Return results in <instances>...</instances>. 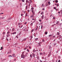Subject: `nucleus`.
Instances as JSON below:
<instances>
[{
    "label": "nucleus",
    "instance_id": "43",
    "mask_svg": "<svg viewBox=\"0 0 62 62\" xmlns=\"http://www.w3.org/2000/svg\"><path fill=\"white\" fill-rule=\"evenodd\" d=\"M4 14L3 13H0V15H1V14Z\"/></svg>",
    "mask_w": 62,
    "mask_h": 62
},
{
    "label": "nucleus",
    "instance_id": "62",
    "mask_svg": "<svg viewBox=\"0 0 62 62\" xmlns=\"http://www.w3.org/2000/svg\"><path fill=\"white\" fill-rule=\"evenodd\" d=\"M33 8H31V9H32V10H33Z\"/></svg>",
    "mask_w": 62,
    "mask_h": 62
},
{
    "label": "nucleus",
    "instance_id": "59",
    "mask_svg": "<svg viewBox=\"0 0 62 62\" xmlns=\"http://www.w3.org/2000/svg\"><path fill=\"white\" fill-rule=\"evenodd\" d=\"M8 29H9V28H8V27H7V30H8Z\"/></svg>",
    "mask_w": 62,
    "mask_h": 62
},
{
    "label": "nucleus",
    "instance_id": "29",
    "mask_svg": "<svg viewBox=\"0 0 62 62\" xmlns=\"http://www.w3.org/2000/svg\"><path fill=\"white\" fill-rule=\"evenodd\" d=\"M53 8L54 9H56V7H54Z\"/></svg>",
    "mask_w": 62,
    "mask_h": 62
},
{
    "label": "nucleus",
    "instance_id": "15",
    "mask_svg": "<svg viewBox=\"0 0 62 62\" xmlns=\"http://www.w3.org/2000/svg\"><path fill=\"white\" fill-rule=\"evenodd\" d=\"M32 14H33V15H35V11L33 12H32Z\"/></svg>",
    "mask_w": 62,
    "mask_h": 62
},
{
    "label": "nucleus",
    "instance_id": "6",
    "mask_svg": "<svg viewBox=\"0 0 62 62\" xmlns=\"http://www.w3.org/2000/svg\"><path fill=\"white\" fill-rule=\"evenodd\" d=\"M12 56L13 57H15V54H13L12 55Z\"/></svg>",
    "mask_w": 62,
    "mask_h": 62
},
{
    "label": "nucleus",
    "instance_id": "8",
    "mask_svg": "<svg viewBox=\"0 0 62 62\" xmlns=\"http://www.w3.org/2000/svg\"><path fill=\"white\" fill-rule=\"evenodd\" d=\"M33 23H32L30 24V25H31V26H33Z\"/></svg>",
    "mask_w": 62,
    "mask_h": 62
},
{
    "label": "nucleus",
    "instance_id": "33",
    "mask_svg": "<svg viewBox=\"0 0 62 62\" xmlns=\"http://www.w3.org/2000/svg\"><path fill=\"white\" fill-rule=\"evenodd\" d=\"M23 2H24V0H22Z\"/></svg>",
    "mask_w": 62,
    "mask_h": 62
},
{
    "label": "nucleus",
    "instance_id": "38",
    "mask_svg": "<svg viewBox=\"0 0 62 62\" xmlns=\"http://www.w3.org/2000/svg\"><path fill=\"white\" fill-rule=\"evenodd\" d=\"M53 19H55V17H53Z\"/></svg>",
    "mask_w": 62,
    "mask_h": 62
},
{
    "label": "nucleus",
    "instance_id": "32",
    "mask_svg": "<svg viewBox=\"0 0 62 62\" xmlns=\"http://www.w3.org/2000/svg\"><path fill=\"white\" fill-rule=\"evenodd\" d=\"M40 14H41V15H42V14H43V12H42L40 13Z\"/></svg>",
    "mask_w": 62,
    "mask_h": 62
},
{
    "label": "nucleus",
    "instance_id": "10",
    "mask_svg": "<svg viewBox=\"0 0 62 62\" xmlns=\"http://www.w3.org/2000/svg\"><path fill=\"white\" fill-rule=\"evenodd\" d=\"M57 21V22L56 23V24H57L58 23H59V21H56V22Z\"/></svg>",
    "mask_w": 62,
    "mask_h": 62
},
{
    "label": "nucleus",
    "instance_id": "54",
    "mask_svg": "<svg viewBox=\"0 0 62 62\" xmlns=\"http://www.w3.org/2000/svg\"><path fill=\"white\" fill-rule=\"evenodd\" d=\"M39 62H42V61H41V60H40Z\"/></svg>",
    "mask_w": 62,
    "mask_h": 62
},
{
    "label": "nucleus",
    "instance_id": "57",
    "mask_svg": "<svg viewBox=\"0 0 62 62\" xmlns=\"http://www.w3.org/2000/svg\"><path fill=\"white\" fill-rule=\"evenodd\" d=\"M23 16V14H21V16Z\"/></svg>",
    "mask_w": 62,
    "mask_h": 62
},
{
    "label": "nucleus",
    "instance_id": "22",
    "mask_svg": "<svg viewBox=\"0 0 62 62\" xmlns=\"http://www.w3.org/2000/svg\"><path fill=\"white\" fill-rule=\"evenodd\" d=\"M8 57H12V56L11 55H9L8 56Z\"/></svg>",
    "mask_w": 62,
    "mask_h": 62
},
{
    "label": "nucleus",
    "instance_id": "61",
    "mask_svg": "<svg viewBox=\"0 0 62 62\" xmlns=\"http://www.w3.org/2000/svg\"><path fill=\"white\" fill-rule=\"evenodd\" d=\"M56 11H58V10H57V9H56Z\"/></svg>",
    "mask_w": 62,
    "mask_h": 62
},
{
    "label": "nucleus",
    "instance_id": "48",
    "mask_svg": "<svg viewBox=\"0 0 62 62\" xmlns=\"http://www.w3.org/2000/svg\"><path fill=\"white\" fill-rule=\"evenodd\" d=\"M26 9H27V6H26Z\"/></svg>",
    "mask_w": 62,
    "mask_h": 62
},
{
    "label": "nucleus",
    "instance_id": "25",
    "mask_svg": "<svg viewBox=\"0 0 62 62\" xmlns=\"http://www.w3.org/2000/svg\"><path fill=\"white\" fill-rule=\"evenodd\" d=\"M9 33H10V31H8L7 33V34H9Z\"/></svg>",
    "mask_w": 62,
    "mask_h": 62
},
{
    "label": "nucleus",
    "instance_id": "3",
    "mask_svg": "<svg viewBox=\"0 0 62 62\" xmlns=\"http://www.w3.org/2000/svg\"><path fill=\"white\" fill-rule=\"evenodd\" d=\"M41 17V19L42 20H43V19H44V15H43Z\"/></svg>",
    "mask_w": 62,
    "mask_h": 62
},
{
    "label": "nucleus",
    "instance_id": "52",
    "mask_svg": "<svg viewBox=\"0 0 62 62\" xmlns=\"http://www.w3.org/2000/svg\"><path fill=\"white\" fill-rule=\"evenodd\" d=\"M40 55H41V54H42V53H40Z\"/></svg>",
    "mask_w": 62,
    "mask_h": 62
},
{
    "label": "nucleus",
    "instance_id": "2",
    "mask_svg": "<svg viewBox=\"0 0 62 62\" xmlns=\"http://www.w3.org/2000/svg\"><path fill=\"white\" fill-rule=\"evenodd\" d=\"M11 50H9V52H8L7 54H11Z\"/></svg>",
    "mask_w": 62,
    "mask_h": 62
},
{
    "label": "nucleus",
    "instance_id": "36",
    "mask_svg": "<svg viewBox=\"0 0 62 62\" xmlns=\"http://www.w3.org/2000/svg\"><path fill=\"white\" fill-rule=\"evenodd\" d=\"M32 54H31L30 55V57H32Z\"/></svg>",
    "mask_w": 62,
    "mask_h": 62
},
{
    "label": "nucleus",
    "instance_id": "13",
    "mask_svg": "<svg viewBox=\"0 0 62 62\" xmlns=\"http://www.w3.org/2000/svg\"><path fill=\"white\" fill-rule=\"evenodd\" d=\"M12 19V17H10L8 19V20H11V19Z\"/></svg>",
    "mask_w": 62,
    "mask_h": 62
},
{
    "label": "nucleus",
    "instance_id": "7",
    "mask_svg": "<svg viewBox=\"0 0 62 62\" xmlns=\"http://www.w3.org/2000/svg\"><path fill=\"white\" fill-rule=\"evenodd\" d=\"M32 54L33 55V56L34 57L35 56V55L34 54V53H32Z\"/></svg>",
    "mask_w": 62,
    "mask_h": 62
},
{
    "label": "nucleus",
    "instance_id": "55",
    "mask_svg": "<svg viewBox=\"0 0 62 62\" xmlns=\"http://www.w3.org/2000/svg\"><path fill=\"white\" fill-rule=\"evenodd\" d=\"M39 22H41V20L40 19L39 20Z\"/></svg>",
    "mask_w": 62,
    "mask_h": 62
},
{
    "label": "nucleus",
    "instance_id": "47",
    "mask_svg": "<svg viewBox=\"0 0 62 62\" xmlns=\"http://www.w3.org/2000/svg\"><path fill=\"white\" fill-rule=\"evenodd\" d=\"M60 41H61V42L62 41V39H61L60 40Z\"/></svg>",
    "mask_w": 62,
    "mask_h": 62
},
{
    "label": "nucleus",
    "instance_id": "41",
    "mask_svg": "<svg viewBox=\"0 0 62 62\" xmlns=\"http://www.w3.org/2000/svg\"><path fill=\"white\" fill-rule=\"evenodd\" d=\"M6 40H7V41H8V38L6 39Z\"/></svg>",
    "mask_w": 62,
    "mask_h": 62
},
{
    "label": "nucleus",
    "instance_id": "14",
    "mask_svg": "<svg viewBox=\"0 0 62 62\" xmlns=\"http://www.w3.org/2000/svg\"><path fill=\"white\" fill-rule=\"evenodd\" d=\"M45 35H47L48 34V32H45Z\"/></svg>",
    "mask_w": 62,
    "mask_h": 62
},
{
    "label": "nucleus",
    "instance_id": "21",
    "mask_svg": "<svg viewBox=\"0 0 62 62\" xmlns=\"http://www.w3.org/2000/svg\"><path fill=\"white\" fill-rule=\"evenodd\" d=\"M57 35H59V32H57Z\"/></svg>",
    "mask_w": 62,
    "mask_h": 62
},
{
    "label": "nucleus",
    "instance_id": "11",
    "mask_svg": "<svg viewBox=\"0 0 62 62\" xmlns=\"http://www.w3.org/2000/svg\"><path fill=\"white\" fill-rule=\"evenodd\" d=\"M3 47H1L0 50H3Z\"/></svg>",
    "mask_w": 62,
    "mask_h": 62
},
{
    "label": "nucleus",
    "instance_id": "64",
    "mask_svg": "<svg viewBox=\"0 0 62 62\" xmlns=\"http://www.w3.org/2000/svg\"><path fill=\"white\" fill-rule=\"evenodd\" d=\"M55 39L53 41H55Z\"/></svg>",
    "mask_w": 62,
    "mask_h": 62
},
{
    "label": "nucleus",
    "instance_id": "42",
    "mask_svg": "<svg viewBox=\"0 0 62 62\" xmlns=\"http://www.w3.org/2000/svg\"><path fill=\"white\" fill-rule=\"evenodd\" d=\"M32 12H32H35V11H34V10H32V11H31Z\"/></svg>",
    "mask_w": 62,
    "mask_h": 62
},
{
    "label": "nucleus",
    "instance_id": "60",
    "mask_svg": "<svg viewBox=\"0 0 62 62\" xmlns=\"http://www.w3.org/2000/svg\"><path fill=\"white\" fill-rule=\"evenodd\" d=\"M16 32H14L15 34H16Z\"/></svg>",
    "mask_w": 62,
    "mask_h": 62
},
{
    "label": "nucleus",
    "instance_id": "39",
    "mask_svg": "<svg viewBox=\"0 0 62 62\" xmlns=\"http://www.w3.org/2000/svg\"><path fill=\"white\" fill-rule=\"evenodd\" d=\"M3 18L4 19H5V17H1V19H2Z\"/></svg>",
    "mask_w": 62,
    "mask_h": 62
},
{
    "label": "nucleus",
    "instance_id": "46",
    "mask_svg": "<svg viewBox=\"0 0 62 62\" xmlns=\"http://www.w3.org/2000/svg\"><path fill=\"white\" fill-rule=\"evenodd\" d=\"M16 61V59H15L14 60V61Z\"/></svg>",
    "mask_w": 62,
    "mask_h": 62
},
{
    "label": "nucleus",
    "instance_id": "37",
    "mask_svg": "<svg viewBox=\"0 0 62 62\" xmlns=\"http://www.w3.org/2000/svg\"><path fill=\"white\" fill-rule=\"evenodd\" d=\"M43 28V26H42V25L41 26V29H42Z\"/></svg>",
    "mask_w": 62,
    "mask_h": 62
},
{
    "label": "nucleus",
    "instance_id": "45",
    "mask_svg": "<svg viewBox=\"0 0 62 62\" xmlns=\"http://www.w3.org/2000/svg\"><path fill=\"white\" fill-rule=\"evenodd\" d=\"M42 7H43V6H44V5L43 4H42Z\"/></svg>",
    "mask_w": 62,
    "mask_h": 62
},
{
    "label": "nucleus",
    "instance_id": "12",
    "mask_svg": "<svg viewBox=\"0 0 62 62\" xmlns=\"http://www.w3.org/2000/svg\"><path fill=\"white\" fill-rule=\"evenodd\" d=\"M33 52H34V53H35V52H36V50L35 49H33Z\"/></svg>",
    "mask_w": 62,
    "mask_h": 62
},
{
    "label": "nucleus",
    "instance_id": "4",
    "mask_svg": "<svg viewBox=\"0 0 62 62\" xmlns=\"http://www.w3.org/2000/svg\"><path fill=\"white\" fill-rule=\"evenodd\" d=\"M41 42H40L38 43V44L39 45V46H41V45H40V44H41Z\"/></svg>",
    "mask_w": 62,
    "mask_h": 62
},
{
    "label": "nucleus",
    "instance_id": "27",
    "mask_svg": "<svg viewBox=\"0 0 62 62\" xmlns=\"http://www.w3.org/2000/svg\"><path fill=\"white\" fill-rule=\"evenodd\" d=\"M42 42H45V40H44V39H42Z\"/></svg>",
    "mask_w": 62,
    "mask_h": 62
},
{
    "label": "nucleus",
    "instance_id": "19",
    "mask_svg": "<svg viewBox=\"0 0 62 62\" xmlns=\"http://www.w3.org/2000/svg\"><path fill=\"white\" fill-rule=\"evenodd\" d=\"M21 32H20L18 34V35L19 36H20V35H21Z\"/></svg>",
    "mask_w": 62,
    "mask_h": 62
},
{
    "label": "nucleus",
    "instance_id": "63",
    "mask_svg": "<svg viewBox=\"0 0 62 62\" xmlns=\"http://www.w3.org/2000/svg\"><path fill=\"white\" fill-rule=\"evenodd\" d=\"M37 29H38V28H36V31L37 30Z\"/></svg>",
    "mask_w": 62,
    "mask_h": 62
},
{
    "label": "nucleus",
    "instance_id": "44",
    "mask_svg": "<svg viewBox=\"0 0 62 62\" xmlns=\"http://www.w3.org/2000/svg\"><path fill=\"white\" fill-rule=\"evenodd\" d=\"M29 4H30L31 2H32V1H31L30 2H28Z\"/></svg>",
    "mask_w": 62,
    "mask_h": 62
},
{
    "label": "nucleus",
    "instance_id": "58",
    "mask_svg": "<svg viewBox=\"0 0 62 62\" xmlns=\"http://www.w3.org/2000/svg\"><path fill=\"white\" fill-rule=\"evenodd\" d=\"M58 62H61V61H60V60H59L58 61Z\"/></svg>",
    "mask_w": 62,
    "mask_h": 62
},
{
    "label": "nucleus",
    "instance_id": "28",
    "mask_svg": "<svg viewBox=\"0 0 62 62\" xmlns=\"http://www.w3.org/2000/svg\"><path fill=\"white\" fill-rule=\"evenodd\" d=\"M27 14H26V13L25 15V16H26V17H27Z\"/></svg>",
    "mask_w": 62,
    "mask_h": 62
},
{
    "label": "nucleus",
    "instance_id": "24",
    "mask_svg": "<svg viewBox=\"0 0 62 62\" xmlns=\"http://www.w3.org/2000/svg\"><path fill=\"white\" fill-rule=\"evenodd\" d=\"M38 38H36L35 39V40H38Z\"/></svg>",
    "mask_w": 62,
    "mask_h": 62
},
{
    "label": "nucleus",
    "instance_id": "34",
    "mask_svg": "<svg viewBox=\"0 0 62 62\" xmlns=\"http://www.w3.org/2000/svg\"><path fill=\"white\" fill-rule=\"evenodd\" d=\"M26 38H25V39H24V41H25V40H26Z\"/></svg>",
    "mask_w": 62,
    "mask_h": 62
},
{
    "label": "nucleus",
    "instance_id": "50",
    "mask_svg": "<svg viewBox=\"0 0 62 62\" xmlns=\"http://www.w3.org/2000/svg\"><path fill=\"white\" fill-rule=\"evenodd\" d=\"M16 37L17 38V39H18V36H16Z\"/></svg>",
    "mask_w": 62,
    "mask_h": 62
},
{
    "label": "nucleus",
    "instance_id": "30",
    "mask_svg": "<svg viewBox=\"0 0 62 62\" xmlns=\"http://www.w3.org/2000/svg\"><path fill=\"white\" fill-rule=\"evenodd\" d=\"M55 2L56 3H58V0H55Z\"/></svg>",
    "mask_w": 62,
    "mask_h": 62
},
{
    "label": "nucleus",
    "instance_id": "20",
    "mask_svg": "<svg viewBox=\"0 0 62 62\" xmlns=\"http://www.w3.org/2000/svg\"><path fill=\"white\" fill-rule=\"evenodd\" d=\"M48 3L49 5H50V1H49L48 2Z\"/></svg>",
    "mask_w": 62,
    "mask_h": 62
},
{
    "label": "nucleus",
    "instance_id": "51",
    "mask_svg": "<svg viewBox=\"0 0 62 62\" xmlns=\"http://www.w3.org/2000/svg\"><path fill=\"white\" fill-rule=\"evenodd\" d=\"M19 23L18 24H19V25H21V24H20V23Z\"/></svg>",
    "mask_w": 62,
    "mask_h": 62
},
{
    "label": "nucleus",
    "instance_id": "9",
    "mask_svg": "<svg viewBox=\"0 0 62 62\" xmlns=\"http://www.w3.org/2000/svg\"><path fill=\"white\" fill-rule=\"evenodd\" d=\"M50 55H51V54L49 53L48 55V57H50Z\"/></svg>",
    "mask_w": 62,
    "mask_h": 62
},
{
    "label": "nucleus",
    "instance_id": "53",
    "mask_svg": "<svg viewBox=\"0 0 62 62\" xmlns=\"http://www.w3.org/2000/svg\"><path fill=\"white\" fill-rule=\"evenodd\" d=\"M56 43H55L54 44V46H55V45H56Z\"/></svg>",
    "mask_w": 62,
    "mask_h": 62
},
{
    "label": "nucleus",
    "instance_id": "49",
    "mask_svg": "<svg viewBox=\"0 0 62 62\" xmlns=\"http://www.w3.org/2000/svg\"><path fill=\"white\" fill-rule=\"evenodd\" d=\"M34 31V29H32L31 31V32H33Z\"/></svg>",
    "mask_w": 62,
    "mask_h": 62
},
{
    "label": "nucleus",
    "instance_id": "26",
    "mask_svg": "<svg viewBox=\"0 0 62 62\" xmlns=\"http://www.w3.org/2000/svg\"><path fill=\"white\" fill-rule=\"evenodd\" d=\"M5 32H3V35H5Z\"/></svg>",
    "mask_w": 62,
    "mask_h": 62
},
{
    "label": "nucleus",
    "instance_id": "5",
    "mask_svg": "<svg viewBox=\"0 0 62 62\" xmlns=\"http://www.w3.org/2000/svg\"><path fill=\"white\" fill-rule=\"evenodd\" d=\"M59 38H60V39H62V36L60 35L58 36Z\"/></svg>",
    "mask_w": 62,
    "mask_h": 62
},
{
    "label": "nucleus",
    "instance_id": "31",
    "mask_svg": "<svg viewBox=\"0 0 62 62\" xmlns=\"http://www.w3.org/2000/svg\"><path fill=\"white\" fill-rule=\"evenodd\" d=\"M27 52H29V50L28 49H27Z\"/></svg>",
    "mask_w": 62,
    "mask_h": 62
},
{
    "label": "nucleus",
    "instance_id": "1",
    "mask_svg": "<svg viewBox=\"0 0 62 62\" xmlns=\"http://www.w3.org/2000/svg\"><path fill=\"white\" fill-rule=\"evenodd\" d=\"M22 54L21 55V58H23V59L25 58V55H27L28 54V53H26L25 51L22 52Z\"/></svg>",
    "mask_w": 62,
    "mask_h": 62
},
{
    "label": "nucleus",
    "instance_id": "16",
    "mask_svg": "<svg viewBox=\"0 0 62 62\" xmlns=\"http://www.w3.org/2000/svg\"><path fill=\"white\" fill-rule=\"evenodd\" d=\"M36 58L38 60H39V57H37Z\"/></svg>",
    "mask_w": 62,
    "mask_h": 62
},
{
    "label": "nucleus",
    "instance_id": "23",
    "mask_svg": "<svg viewBox=\"0 0 62 62\" xmlns=\"http://www.w3.org/2000/svg\"><path fill=\"white\" fill-rule=\"evenodd\" d=\"M31 18H33V15H32L30 17Z\"/></svg>",
    "mask_w": 62,
    "mask_h": 62
},
{
    "label": "nucleus",
    "instance_id": "40",
    "mask_svg": "<svg viewBox=\"0 0 62 62\" xmlns=\"http://www.w3.org/2000/svg\"><path fill=\"white\" fill-rule=\"evenodd\" d=\"M26 2H28V1L27 0H26Z\"/></svg>",
    "mask_w": 62,
    "mask_h": 62
},
{
    "label": "nucleus",
    "instance_id": "17",
    "mask_svg": "<svg viewBox=\"0 0 62 62\" xmlns=\"http://www.w3.org/2000/svg\"><path fill=\"white\" fill-rule=\"evenodd\" d=\"M52 36V35H49V38H50V37H51V36Z\"/></svg>",
    "mask_w": 62,
    "mask_h": 62
},
{
    "label": "nucleus",
    "instance_id": "56",
    "mask_svg": "<svg viewBox=\"0 0 62 62\" xmlns=\"http://www.w3.org/2000/svg\"><path fill=\"white\" fill-rule=\"evenodd\" d=\"M42 10H45V9H44V8H43L42 9Z\"/></svg>",
    "mask_w": 62,
    "mask_h": 62
},
{
    "label": "nucleus",
    "instance_id": "35",
    "mask_svg": "<svg viewBox=\"0 0 62 62\" xmlns=\"http://www.w3.org/2000/svg\"><path fill=\"white\" fill-rule=\"evenodd\" d=\"M27 23V22H25L24 23V24H26Z\"/></svg>",
    "mask_w": 62,
    "mask_h": 62
},
{
    "label": "nucleus",
    "instance_id": "18",
    "mask_svg": "<svg viewBox=\"0 0 62 62\" xmlns=\"http://www.w3.org/2000/svg\"><path fill=\"white\" fill-rule=\"evenodd\" d=\"M9 37V35H8V34L7 35V38H8V37Z\"/></svg>",
    "mask_w": 62,
    "mask_h": 62
}]
</instances>
